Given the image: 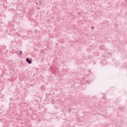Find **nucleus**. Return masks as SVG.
<instances>
[{
	"mask_svg": "<svg viewBox=\"0 0 127 127\" xmlns=\"http://www.w3.org/2000/svg\"><path fill=\"white\" fill-rule=\"evenodd\" d=\"M19 53H20V54H22V51H19Z\"/></svg>",
	"mask_w": 127,
	"mask_h": 127,
	"instance_id": "nucleus-2",
	"label": "nucleus"
},
{
	"mask_svg": "<svg viewBox=\"0 0 127 127\" xmlns=\"http://www.w3.org/2000/svg\"><path fill=\"white\" fill-rule=\"evenodd\" d=\"M26 61L29 64H31V61L29 60L28 58H27L26 59Z\"/></svg>",
	"mask_w": 127,
	"mask_h": 127,
	"instance_id": "nucleus-1",
	"label": "nucleus"
},
{
	"mask_svg": "<svg viewBox=\"0 0 127 127\" xmlns=\"http://www.w3.org/2000/svg\"><path fill=\"white\" fill-rule=\"evenodd\" d=\"M91 29H94V26H92L91 28Z\"/></svg>",
	"mask_w": 127,
	"mask_h": 127,
	"instance_id": "nucleus-3",
	"label": "nucleus"
},
{
	"mask_svg": "<svg viewBox=\"0 0 127 127\" xmlns=\"http://www.w3.org/2000/svg\"><path fill=\"white\" fill-rule=\"evenodd\" d=\"M36 3H37V4L38 3L37 2Z\"/></svg>",
	"mask_w": 127,
	"mask_h": 127,
	"instance_id": "nucleus-4",
	"label": "nucleus"
}]
</instances>
